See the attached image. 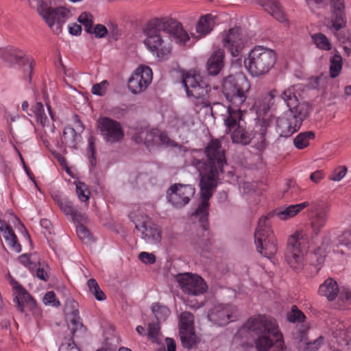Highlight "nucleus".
Listing matches in <instances>:
<instances>
[{"label": "nucleus", "instance_id": "obj_64", "mask_svg": "<svg viewBox=\"0 0 351 351\" xmlns=\"http://www.w3.org/2000/svg\"><path fill=\"white\" fill-rule=\"evenodd\" d=\"M167 350L176 351V346L175 341L172 339H167Z\"/></svg>", "mask_w": 351, "mask_h": 351}, {"label": "nucleus", "instance_id": "obj_18", "mask_svg": "<svg viewBox=\"0 0 351 351\" xmlns=\"http://www.w3.org/2000/svg\"><path fill=\"white\" fill-rule=\"evenodd\" d=\"M237 309L231 304H217L208 313V319L218 326H225L237 318Z\"/></svg>", "mask_w": 351, "mask_h": 351}, {"label": "nucleus", "instance_id": "obj_12", "mask_svg": "<svg viewBox=\"0 0 351 351\" xmlns=\"http://www.w3.org/2000/svg\"><path fill=\"white\" fill-rule=\"evenodd\" d=\"M38 12L53 32L59 34L62 31V26L71 16V11L64 7L53 8L41 6Z\"/></svg>", "mask_w": 351, "mask_h": 351}, {"label": "nucleus", "instance_id": "obj_29", "mask_svg": "<svg viewBox=\"0 0 351 351\" xmlns=\"http://www.w3.org/2000/svg\"><path fill=\"white\" fill-rule=\"evenodd\" d=\"M332 334L339 343H343L346 346L348 345V342L351 339L350 334L351 333V326L346 329L344 323L336 320L334 322V326L331 328Z\"/></svg>", "mask_w": 351, "mask_h": 351}, {"label": "nucleus", "instance_id": "obj_34", "mask_svg": "<svg viewBox=\"0 0 351 351\" xmlns=\"http://www.w3.org/2000/svg\"><path fill=\"white\" fill-rule=\"evenodd\" d=\"M3 237L10 247L16 252H20L21 251V246L18 242L17 237L14 234L12 227L2 232Z\"/></svg>", "mask_w": 351, "mask_h": 351}, {"label": "nucleus", "instance_id": "obj_51", "mask_svg": "<svg viewBox=\"0 0 351 351\" xmlns=\"http://www.w3.org/2000/svg\"><path fill=\"white\" fill-rule=\"evenodd\" d=\"M43 302L47 305H52L53 306H59L60 303L56 300V295L54 291H51L46 293L44 296Z\"/></svg>", "mask_w": 351, "mask_h": 351}, {"label": "nucleus", "instance_id": "obj_3", "mask_svg": "<svg viewBox=\"0 0 351 351\" xmlns=\"http://www.w3.org/2000/svg\"><path fill=\"white\" fill-rule=\"evenodd\" d=\"M143 32L146 36L144 44L147 49L160 60L167 59L171 52L170 38L176 43L187 45L189 36L181 23L167 19L155 18L146 25Z\"/></svg>", "mask_w": 351, "mask_h": 351}, {"label": "nucleus", "instance_id": "obj_41", "mask_svg": "<svg viewBox=\"0 0 351 351\" xmlns=\"http://www.w3.org/2000/svg\"><path fill=\"white\" fill-rule=\"evenodd\" d=\"M87 285L90 293L94 295L97 300L102 301L106 299L105 293L101 290L98 283L95 279H89L87 282Z\"/></svg>", "mask_w": 351, "mask_h": 351}, {"label": "nucleus", "instance_id": "obj_14", "mask_svg": "<svg viewBox=\"0 0 351 351\" xmlns=\"http://www.w3.org/2000/svg\"><path fill=\"white\" fill-rule=\"evenodd\" d=\"M175 278L182 291L188 295H199L207 290L204 280L197 274L191 273L178 274Z\"/></svg>", "mask_w": 351, "mask_h": 351}, {"label": "nucleus", "instance_id": "obj_52", "mask_svg": "<svg viewBox=\"0 0 351 351\" xmlns=\"http://www.w3.org/2000/svg\"><path fill=\"white\" fill-rule=\"evenodd\" d=\"M73 221L78 224H83L84 222L86 221L87 217L85 213L80 211L77 208H75L73 212L70 215Z\"/></svg>", "mask_w": 351, "mask_h": 351}, {"label": "nucleus", "instance_id": "obj_9", "mask_svg": "<svg viewBox=\"0 0 351 351\" xmlns=\"http://www.w3.org/2000/svg\"><path fill=\"white\" fill-rule=\"evenodd\" d=\"M254 241L257 251L265 257L271 258L276 253V239L267 217L263 216L259 219L254 233Z\"/></svg>", "mask_w": 351, "mask_h": 351}, {"label": "nucleus", "instance_id": "obj_16", "mask_svg": "<svg viewBox=\"0 0 351 351\" xmlns=\"http://www.w3.org/2000/svg\"><path fill=\"white\" fill-rule=\"evenodd\" d=\"M64 311L66 319L68 321L69 328L73 337L84 335L86 332V328L82 322L78 303L72 298L67 299Z\"/></svg>", "mask_w": 351, "mask_h": 351}, {"label": "nucleus", "instance_id": "obj_59", "mask_svg": "<svg viewBox=\"0 0 351 351\" xmlns=\"http://www.w3.org/2000/svg\"><path fill=\"white\" fill-rule=\"evenodd\" d=\"M325 177V173L323 170H317L310 175V180L314 183H319Z\"/></svg>", "mask_w": 351, "mask_h": 351}, {"label": "nucleus", "instance_id": "obj_13", "mask_svg": "<svg viewBox=\"0 0 351 351\" xmlns=\"http://www.w3.org/2000/svg\"><path fill=\"white\" fill-rule=\"evenodd\" d=\"M97 129L104 141L113 144L120 143L125 133L121 124L108 117H101L97 120Z\"/></svg>", "mask_w": 351, "mask_h": 351}, {"label": "nucleus", "instance_id": "obj_56", "mask_svg": "<svg viewBox=\"0 0 351 351\" xmlns=\"http://www.w3.org/2000/svg\"><path fill=\"white\" fill-rule=\"evenodd\" d=\"M107 33L108 29L104 25L97 24L94 28H93L91 34H94L95 36L97 38H104L106 36Z\"/></svg>", "mask_w": 351, "mask_h": 351}, {"label": "nucleus", "instance_id": "obj_40", "mask_svg": "<svg viewBox=\"0 0 351 351\" xmlns=\"http://www.w3.org/2000/svg\"><path fill=\"white\" fill-rule=\"evenodd\" d=\"M311 37L313 43L319 49L326 51L331 49V45L328 39L323 34H315Z\"/></svg>", "mask_w": 351, "mask_h": 351}, {"label": "nucleus", "instance_id": "obj_10", "mask_svg": "<svg viewBox=\"0 0 351 351\" xmlns=\"http://www.w3.org/2000/svg\"><path fill=\"white\" fill-rule=\"evenodd\" d=\"M241 110L229 108L228 114L224 123L229 132L232 131L231 138L233 143L243 145H249L253 139V132L246 129L241 124Z\"/></svg>", "mask_w": 351, "mask_h": 351}, {"label": "nucleus", "instance_id": "obj_50", "mask_svg": "<svg viewBox=\"0 0 351 351\" xmlns=\"http://www.w3.org/2000/svg\"><path fill=\"white\" fill-rule=\"evenodd\" d=\"M347 173V168L345 166H340L336 168L330 176V179L334 181H340Z\"/></svg>", "mask_w": 351, "mask_h": 351}, {"label": "nucleus", "instance_id": "obj_33", "mask_svg": "<svg viewBox=\"0 0 351 351\" xmlns=\"http://www.w3.org/2000/svg\"><path fill=\"white\" fill-rule=\"evenodd\" d=\"M315 133L313 131H306L300 132L294 138V145L300 149L306 147L309 145L311 140L315 138Z\"/></svg>", "mask_w": 351, "mask_h": 351}, {"label": "nucleus", "instance_id": "obj_48", "mask_svg": "<svg viewBox=\"0 0 351 351\" xmlns=\"http://www.w3.org/2000/svg\"><path fill=\"white\" fill-rule=\"evenodd\" d=\"M88 157L90 165L92 167H95L97 163L96 156H95V138L93 136H90L88 138Z\"/></svg>", "mask_w": 351, "mask_h": 351}, {"label": "nucleus", "instance_id": "obj_23", "mask_svg": "<svg viewBox=\"0 0 351 351\" xmlns=\"http://www.w3.org/2000/svg\"><path fill=\"white\" fill-rule=\"evenodd\" d=\"M276 98L282 99L280 95L278 96L276 90H271L269 93L256 97L253 104V108L259 117L265 116L271 106L274 105Z\"/></svg>", "mask_w": 351, "mask_h": 351}, {"label": "nucleus", "instance_id": "obj_5", "mask_svg": "<svg viewBox=\"0 0 351 351\" xmlns=\"http://www.w3.org/2000/svg\"><path fill=\"white\" fill-rule=\"evenodd\" d=\"M277 56L276 52L263 46H256L244 60L247 71L254 77L267 74L274 66Z\"/></svg>", "mask_w": 351, "mask_h": 351}, {"label": "nucleus", "instance_id": "obj_31", "mask_svg": "<svg viewBox=\"0 0 351 351\" xmlns=\"http://www.w3.org/2000/svg\"><path fill=\"white\" fill-rule=\"evenodd\" d=\"M215 25L214 17L211 14L202 16L196 25L197 33L200 36L209 34Z\"/></svg>", "mask_w": 351, "mask_h": 351}, {"label": "nucleus", "instance_id": "obj_4", "mask_svg": "<svg viewBox=\"0 0 351 351\" xmlns=\"http://www.w3.org/2000/svg\"><path fill=\"white\" fill-rule=\"evenodd\" d=\"M280 97L289 110L277 119L276 130L280 136L289 137L299 130L304 120L308 117L311 108L305 102L298 103L293 86L285 89Z\"/></svg>", "mask_w": 351, "mask_h": 351}, {"label": "nucleus", "instance_id": "obj_62", "mask_svg": "<svg viewBox=\"0 0 351 351\" xmlns=\"http://www.w3.org/2000/svg\"><path fill=\"white\" fill-rule=\"evenodd\" d=\"M306 1L309 6L316 5L318 7H323L327 3V0H306Z\"/></svg>", "mask_w": 351, "mask_h": 351}, {"label": "nucleus", "instance_id": "obj_30", "mask_svg": "<svg viewBox=\"0 0 351 351\" xmlns=\"http://www.w3.org/2000/svg\"><path fill=\"white\" fill-rule=\"evenodd\" d=\"M143 228V238L149 243H157L161 239V230L158 226L155 224L147 225L144 223L142 226Z\"/></svg>", "mask_w": 351, "mask_h": 351}, {"label": "nucleus", "instance_id": "obj_49", "mask_svg": "<svg viewBox=\"0 0 351 351\" xmlns=\"http://www.w3.org/2000/svg\"><path fill=\"white\" fill-rule=\"evenodd\" d=\"M108 85V82L106 80H104L100 83L94 84L92 87L91 92L94 95L103 96L106 93Z\"/></svg>", "mask_w": 351, "mask_h": 351}, {"label": "nucleus", "instance_id": "obj_15", "mask_svg": "<svg viewBox=\"0 0 351 351\" xmlns=\"http://www.w3.org/2000/svg\"><path fill=\"white\" fill-rule=\"evenodd\" d=\"M153 73L150 67L141 65L132 74L128 82L129 90L133 94L144 92L151 84Z\"/></svg>", "mask_w": 351, "mask_h": 351}, {"label": "nucleus", "instance_id": "obj_45", "mask_svg": "<svg viewBox=\"0 0 351 351\" xmlns=\"http://www.w3.org/2000/svg\"><path fill=\"white\" fill-rule=\"evenodd\" d=\"M160 328L159 322H157L149 324L147 332L148 338L153 342L157 341L160 333Z\"/></svg>", "mask_w": 351, "mask_h": 351}, {"label": "nucleus", "instance_id": "obj_55", "mask_svg": "<svg viewBox=\"0 0 351 351\" xmlns=\"http://www.w3.org/2000/svg\"><path fill=\"white\" fill-rule=\"evenodd\" d=\"M340 245L346 246L348 249H351V231H345L339 239Z\"/></svg>", "mask_w": 351, "mask_h": 351}, {"label": "nucleus", "instance_id": "obj_46", "mask_svg": "<svg viewBox=\"0 0 351 351\" xmlns=\"http://www.w3.org/2000/svg\"><path fill=\"white\" fill-rule=\"evenodd\" d=\"M76 193L82 202H87L89 199V191L86 185L82 182L76 184Z\"/></svg>", "mask_w": 351, "mask_h": 351}, {"label": "nucleus", "instance_id": "obj_44", "mask_svg": "<svg viewBox=\"0 0 351 351\" xmlns=\"http://www.w3.org/2000/svg\"><path fill=\"white\" fill-rule=\"evenodd\" d=\"M76 232L78 237L84 243H89L92 241V237L90 231L83 225L76 226Z\"/></svg>", "mask_w": 351, "mask_h": 351}, {"label": "nucleus", "instance_id": "obj_22", "mask_svg": "<svg viewBox=\"0 0 351 351\" xmlns=\"http://www.w3.org/2000/svg\"><path fill=\"white\" fill-rule=\"evenodd\" d=\"M47 110L50 118H49L44 109V106L41 102L36 103L32 107L31 110L36 117V121L39 123L43 128L47 130L49 132L53 133L55 131V125L53 123L54 118L51 108L49 105L47 104Z\"/></svg>", "mask_w": 351, "mask_h": 351}, {"label": "nucleus", "instance_id": "obj_38", "mask_svg": "<svg viewBox=\"0 0 351 351\" xmlns=\"http://www.w3.org/2000/svg\"><path fill=\"white\" fill-rule=\"evenodd\" d=\"M152 310L158 322L159 323L166 320L170 314V311L167 306L161 305L158 303L154 304L152 305Z\"/></svg>", "mask_w": 351, "mask_h": 351}, {"label": "nucleus", "instance_id": "obj_61", "mask_svg": "<svg viewBox=\"0 0 351 351\" xmlns=\"http://www.w3.org/2000/svg\"><path fill=\"white\" fill-rule=\"evenodd\" d=\"M68 134H70L72 138L75 136V131L73 128H66L64 130L63 135H62V142L65 144H68L69 143Z\"/></svg>", "mask_w": 351, "mask_h": 351}, {"label": "nucleus", "instance_id": "obj_27", "mask_svg": "<svg viewBox=\"0 0 351 351\" xmlns=\"http://www.w3.org/2000/svg\"><path fill=\"white\" fill-rule=\"evenodd\" d=\"M157 137H158V130H142L133 135V139L137 143H145L149 148L152 146H157Z\"/></svg>", "mask_w": 351, "mask_h": 351}, {"label": "nucleus", "instance_id": "obj_17", "mask_svg": "<svg viewBox=\"0 0 351 351\" xmlns=\"http://www.w3.org/2000/svg\"><path fill=\"white\" fill-rule=\"evenodd\" d=\"M195 192V187L191 184H176L168 190L167 199L173 206L181 208L189 202Z\"/></svg>", "mask_w": 351, "mask_h": 351}, {"label": "nucleus", "instance_id": "obj_63", "mask_svg": "<svg viewBox=\"0 0 351 351\" xmlns=\"http://www.w3.org/2000/svg\"><path fill=\"white\" fill-rule=\"evenodd\" d=\"M36 276L38 278L47 281L48 278V275L47 272L43 268H38L36 271Z\"/></svg>", "mask_w": 351, "mask_h": 351}, {"label": "nucleus", "instance_id": "obj_60", "mask_svg": "<svg viewBox=\"0 0 351 351\" xmlns=\"http://www.w3.org/2000/svg\"><path fill=\"white\" fill-rule=\"evenodd\" d=\"M69 32L73 36H79L82 33V27L75 23L69 25Z\"/></svg>", "mask_w": 351, "mask_h": 351}, {"label": "nucleus", "instance_id": "obj_47", "mask_svg": "<svg viewBox=\"0 0 351 351\" xmlns=\"http://www.w3.org/2000/svg\"><path fill=\"white\" fill-rule=\"evenodd\" d=\"M58 205L61 210L66 215H71V214L75 210V207L73 206L71 202L69 201L66 199H62L58 202Z\"/></svg>", "mask_w": 351, "mask_h": 351}, {"label": "nucleus", "instance_id": "obj_21", "mask_svg": "<svg viewBox=\"0 0 351 351\" xmlns=\"http://www.w3.org/2000/svg\"><path fill=\"white\" fill-rule=\"evenodd\" d=\"M310 206L312 212H315L311 218V228L313 232L317 235L327 223L330 210L328 206H319L314 203L310 204Z\"/></svg>", "mask_w": 351, "mask_h": 351}, {"label": "nucleus", "instance_id": "obj_32", "mask_svg": "<svg viewBox=\"0 0 351 351\" xmlns=\"http://www.w3.org/2000/svg\"><path fill=\"white\" fill-rule=\"evenodd\" d=\"M267 128L265 126L262 125L260 128V130L258 133L254 134L253 132V139L250 143H252V146L254 147L258 151H262L266 148L268 143L267 141Z\"/></svg>", "mask_w": 351, "mask_h": 351}, {"label": "nucleus", "instance_id": "obj_37", "mask_svg": "<svg viewBox=\"0 0 351 351\" xmlns=\"http://www.w3.org/2000/svg\"><path fill=\"white\" fill-rule=\"evenodd\" d=\"M330 62V76L332 78H335L342 69V58L339 54H335L331 57Z\"/></svg>", "mask_w": 351, "mask_h": 351}, {"label": "nucleus", "instance_id": "obj_7", "mask_svg": "<svg viewBox=\"0 0 351 351\" xmlns=\"http://www.w3.org/2000/svg\"><path fill=\"white\" fill-rule=\"evenodd\" d=\"M309 239L305 230H298L288 239L285 258L287 264L298 271L304 265V256L309 247Z\"/></svg>", "mask_w": 351, "mask_h": 351}, {"label": "nucleus", "instance_id": "obj_11", "mask_svg": "<svg viewBox=\"0 0 351 351\" xmlns=\"http://www.w3.org/2000/svg\"><path fill=\"white\" fill-rule=\"evenodd\" d=\"M0 58L10 66H18L27 72L29 81L31 80L32 71L35 66L34 60L16 47H9L0 49Z\"/></svg>", "mask_w": 351, "mask_h": 351}, {"label": "nucleus", "instance_id": "obj_28", "mask_svg": "<svg viewBox=\"0 0 351 351\" xmlns=\"http://www.w3.org/2000/svg\"><path fill=\"white\" fill-rule=\"evenodd\" d=\"M318 292L320 295L326 297L329 301H332L337 297L339 288L337 282L329 278L320 285Z\"/></svg>", "mask_w": 351, "mask_h": 351}, {"label": "nucleus", "instance_id": "obj_36", "mask_svg": "<svg viewBox=\"0 0 351 351\" xmlns=\"http://www.w3.org/2000/svg\"><path fill=\"white\" fill-rule=\"evenodd\" d=\"M182 344L187 349L192 348L197 343V337L193 330L180 331Z\"/></svg>", "mask_w": 351, "mask_h": 351}, {"label": "nucleus", "instance_id": "obj_58", "mask_svg": "<svg viewBox=\"0 0 351 351\" xmlns=\"http://www.w3.org/2000/svg\"><path fill=\"white\" fill-rule=\"evenodd\" d=\"M157 146L159 145H170L171 144V141L167 136V134L164 132L158 130V137H157Z\"/></svg>", "mask_w": 351, "mask_h": 351}, {"label": "nucleus", "instance_id": "obj_57", "mask_svg": "<svg viewBox=\"0 0 351 351\" xmlns=\"http://www.w3.org/2000/svg\"><path fill=\"white\" fill-rule=\"evenodd\" d=\"M138 258L145 264H153L156 261V257L153 254L145 252H141Z\"/></svg>", "mask_w": 351, "mask_h": 351}, {"label": "nucleus", "instance_id": "obj_39", "mask_svg": "<svg viewBox=\"0 0 351 351\" xmlns=\"http://www.w3.org/2000/svg\"><path fill=\"white\" fill-rule=\"evenodd\" d=\"M287 317L289 322L291 323L304 322L306 316L295 305L291 306V311L287 313Z\"/></svg>", "mask_w": 351, "mask_h": 351}, {"label": "nucleus", "instance_id": "obj_53", "mask_svg": "<svg viewBox=\"0 0 351 351\" xmlns=\"http://www.w3.org/2000/svg\"><path fill=\"white\" fill-rule=\"evenodd\" d=\"M58 351H80L77 347L73 338H70L66 343H62Z\"/></svg>", "mask_w": 351, "mask_h": 351}, {"label": "nucleus", "instance_id": "obj_42", "mask_svg": "<svg viewBox=\"0 0 351 351\" xmlns=\"http://www.w3.org/2000/svg\"><path fill=\"white\" fill-rule=\"evenodd\" d=\"M78 22L84 25L87 33H92L93 16L89 12H82L78 17Z\"/></svg>", "mask_w": 351, "mask_h": 351}, {"label": "nucleus", "instance_id": "obj_8", "mask_svg": "<svg viewBox=\"0 0 351 351\" xmlns=\"http://www.w3.org/2000/svg\"><path fill=\"white\" fill-rule=\"evenodd\" d=\"M182 84L189 97L194 99L196 106L208 107L211 104V87L199 75L186 73L182 76Z\"/></svg>", "mask_w": 351, "mask_h": 351}, {"label": "nucleus", "instance_id": "obj_2", "mask_svg": "<svg viewBox=\"0 0 351 351\" xmlns=\"http://www.w3.org/2000/svg\"><path fill=\"white\" fill-rule=\"evenodd\" d=\"M246 333L254 339L256 348L252 344H244L243 351H285L278 322L269 315H257L250 317L237 335L242 337Z\"/></svg>", "mask_w": 351, "mask_h": 351}, {"label": "nucleus", "instance_id": "obj_19", "mask_svg": "<svg viewBox=\"0 0 351 351\" xmlns=\"http://www.w3.org/2000/svg\"><path fill=\"white\" fill-rule=\"evenodd\" d=\"M330 19L326 25L331 30L339 31L346 24L344 0H330Z\"/></svg>", "mask_w": 351, "mask_h": 351}, {"label": "nucleus", "instance_id": "obj_25", "mask_svg": "<svg viewBox=\"0 0 351 351\" xmlns=\"http://www.w3.org/2000/svg\"><path fill=\"white\" fill-rule=\"evenodd\" d=\"M310 206L308 202H303L297 204H291L277 209L276 216L281 220H287L297 215L303 209Z\"/></svg>", "mask_w": 351, "mask_h": 351}, {"label": "nucleus", "instance_id": "obj_6", "mask_svg": "<svg viewBox=\"0 0 351 351\" xmlns=\"http://www.w3.org/2000/svg\"><path fill=\"white\" fill-rule=\"evenodd\" d=\"M250 88V84L243 74L226 77L222 84V91L226 99L231 104L229 108L241 110V106L246 100Z\"/></svg>", "mask_w": 351, "mask_h": 351}, {"label": "nucleus", "instance_id": "obj_54", "mask_svg": "<svg viewBox=\"0 0 351 351\" xmlns=\"http://www.w3.org/2000/svg\"><path fill=\"white\" fill-rule=\"evenodd\" d=\"M339 300L348 307L351 306V291L349 289H343L338 293Z\"/></svg>", "mask_w": 351, "mask_h": 351}, {"label": "nucleus", "instance_id": "obj_20", "mask_svg": "<svg viewBox=\"0 0 351 351\" xmlns=\"http://www.w3.org/2000/svg\"><path fill=\"white\" fill-rule=\"evenodd\" d=\"M223 47L233 57H238L244 48L241 30L239 27L230 29L223 38Z\"/></svg>", "mask_w": 351, "mask_h": 351}, {"label": "nucleus", "instance_id": "obj_43", "mask_svg": "<svg viewBox=\"0 0 351 351\" xmlns=\"http://www.w3.org/2000/svg\"><path fill=\"white\" fill-rule=\"evenodd\" d=\"M16 286L14 287L18 290L19 296L16 297L14 301L17 302L18 308L20 311L23 312L24 310L23 304L20 300H27L31 298L30 295L23 289L20 285L16 282Z\"/></svg>", "mask_w": 351, "mask_h": 351}, {"label": "nucleus", "instance_id": "obj_24", "mask_svg": "<svg viewBox=\"0 0 351 351\" xmlns=\"http://www.w3.org/2000/svg\"><path fill=\"white\" fill-rule=\"evenodd\" d=\"M264 10L280 22L286 21L285 14L278 0H257Z\"/></svg>", "mask_w": 351, "mask_h": 351}, {"label": "nucleus", "instance_id": "obj_26", "mask_svg": "<svg viewBox=\"0 0 351 351\" xmlns=\"http://www.w3.org/2000/svg\"><path fill=\"white\" fill-rule=\"evenodd\" d=\"M224 51H215L207 61L206 68L209 75H217L224 66Z\"/></svg>", "mask_w": 351, "mask_h": 351}, {"label": "nucleus", "instance_id": "obj_1", "mask_svg": "<svg viewBox=\"0 0 351 351\" xmlns=\"http://www.w3.org/2000/svg\"><path fill=\"white\" fill-rule=\"evenodd\" d=\"M207 160H195L193 164L198 170L200 180V194L202 202L192 215L194 219L199 220L202 230L208 232V217L209 199L217 186V178L219 173L223 171L226 165L225 149L221 146V142L217 138H213L205 149Z\"/></svg>", "mask_w": 351, "mask_h": 351}, {"label": "nucleus", "instance_id": "obj_35", "mask_svg": "<svg viewBox=\"0 0 351 351\" xmlns=\"http://www.w3.org/2000/svg\"><path fill=\"white\" fill-rule=\"evenodd\" d=\"M194 330V315L188 311H184L180 316V331Z\"/></svg>", "mask_w": 351, "mask_h": 351}]
</instances>
